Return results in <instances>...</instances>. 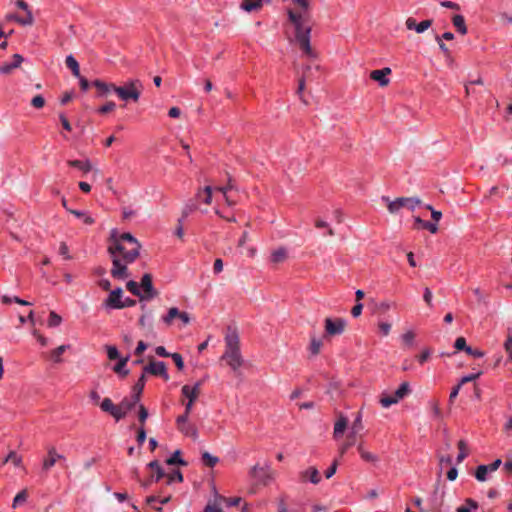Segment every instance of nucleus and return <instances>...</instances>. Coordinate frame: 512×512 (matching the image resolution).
Listing matches in <instances>:
<instances>
[{
  "label": "nucleus",
  "instance_id": "obj_1",
  "mask_svg": "<svg viewBox=\"0 0 512 512\" xmlns=\"http://www.w3.org/2000/svg\"><path fill=\"white\" fill-rule=\"evenodd\" d=\"M129 249L130 246L121 241H113L108 247L113 264L111 275L116 279H126L130 276L127 268L128 264L125 263V253Z\"/></svg>",
  "mask_w": 512,
  "mask_h": 512
},
{
  "label": "nucleus",
  "instance_id": "obj_2",
  "mask_svg": "<svg viewBox=\"0 0 512 512\" xmlns=\"http://www.w3.org/2000/svg\"><path fill=\"white\" fill-rule=\"evenodd\" d=\"M293 3L297 8L289 10L288 15L295 32H311L313 22L308 12L309 0H293Z\"/></svg>",
  "mask_w": 512,
  "mask_h": 512
},
{
  "label": "nucleus",
  "instance_id": "obj_3",
  "mask_svg": "<svg viewBox=\"0 0 512 512\" xmlns=\"http://www.w3.org/2000/svg\"><path fill=\"white\" fill-rule=\"evenodd\" d=\"M233 371H237L243 364L240 353L239 337L235 330H229L225 337V351L221 357Z\"/></svg>",
  "mask_w": 512,
  "mask_h": 512
},
{
  "label": "nucleus",
  "instance_id": "obj_4",
  "mask_svg": "<svg viewBox=\"0 0 512 512\" xmlns=\"http://www.w3.org/2000/svg\"><path fill=\"white\" fill-rule=\"evenodd\" d=\"M142 91L143 84L139 79H130L115 89V93L121 100L133 102H138Z\"/></svg>",
  "mask_w": 512,
  "mask_h": 512
},
{
  "label": "nucleus",
  "instance_id": "obj_5",
  "mask_svg": "<svg viewBox=\"0 0 512 512\" xmlns=\"http://www.w3.org/2000/svg\"><path fill=\"white\" fill-rule=\"evenodd\" d=\"M111 242L113 241H121L130 246V249L125 253V263L131 264L136 258L139 256V250L141 248L138 240L130 233H123L119 237H116L114 234L111 236Z\"/></svg>",
  "mask_w": 512,
  "mask_h": 512
},
{
  "label": "nucleus",
  "instance_id": "obj_6",
  "mask_svg": "<svg viewBox=\"0 0 512 512\" xmlns=\"http://www.w3.org/2000/svg\"><path fill=\"white\" fill-rule=\"evenodd\" d=\"M382 200L387 203L388 211L391 214L397 213L401 208L414 210L417 206L421 205V200L417 197H400L391 201L389 197L383 196Z\"/></svg>",
  "mask_w": 512,
  "mask_h": 512
},
{
  "label": "nucleus",
  "instance_id": "obj_7",
  "mask_svg": "<svg viewBox=\"0 0 512 512\" xmlns=\"http://www.w3.org/2000/svg\"><path fill=\"white\" fill-rule=\"evenodd\" d=\"M289 42L298 46L306 57L310 59H316L318 57V52L314 46L311 45L309 34H293L292 37H289Z\"/></svg>",
  "mask_w": 512,
  "mask_h": 512
},
{
  "label": "nucleus",
  "instance_id": "obj_8",
  "mask_svg": "<svg viewBox=\"0 0 512 512\" xmlns=\"http://www.w3.org/2000/svg\"><path fill=\"white\" fill-rule=\"evenodd\" d=\"M15 6L23 10L26 13L25 16L9 15L7 16V21L14 20L22 26L31 25L34 19L31 11L29 10L28 4L24 0H16Z\"/></svg>",
  "mask_w": 512,
  "mask_h": 512
},
{
  "label": "nucleus",
  "instance_id": "obj_9",
  "mask_svg": "<svg viewBox=\"0 0 512 512\" xmlns=\"http://www.w3.org/2000/svg\"><path fill=\"white\" fill-rule=\"evenodd\" d=\"M146 373L162 377L165 381L169 380L166 364L161 361H155L152 357L150 358L149 364L143 368L142 374L146 376Z\"/></svg>",
  "mask_w": 512,
  "mask_h": 512
},
{
  "label": "nucleus",
  "instance_id": "obj_10",
  "mask_svg": "<svg viewBox=\"0 0 512 512\" xmlns=\"http://www.w3.org/2000/svg\"><path fill=\"white\" fill-rule=\"evenodd\" d=\"M346 328V321L342 318L325 319V336L341 335Z\"/></svg>",
  "mask_w": 512,
  "mask_h": 512
},
{
  "label": "nucleus",
  "instance_id": "obj_11",
  "mask_svg": "<svg viewBox=\"0 0 512 512\" xmlns=\"http://www.w3.org/2000/svg\"><path fill=\"white\" fill-rule=\"evenodd\" d=\"M64 455L59 454L54 446L47 449V455L42 462V471L48 472L58 461H65Z\"/></svg>",
  "mask_w": 512,
  "mask_h": 512
},
{
  "label": "nucleus",
  "instance_id": "obj_12",
  "mask_svg": "<svg viewBox=\"0 0 512 512\" xmlns=\"http://www.w3.org/2000/svg\"><path fill=\"white\" fill-rule=\"evenodd\" d=\"M200 383H196L193 387L189 385H184L181 389L182 394L188 399V402L185 405L187 412L192 411L193 403L198 398L200 394Z\"/></svg>",
  "mask_w": 512,
  "mask_h": 512
},
{
  "label": "nucleus",
  "instance_id": "obj_13",
  "mask_svg": "<svg viewBox=\"0 0 512 512\" xmlns=\"http://www.w3.org/2000/svg\"><path fill=\"white\" fill-rule=\"evenodd\" d=\"M140 286L143 289L141 301L150 300L158 295V292L153 287L151 274L143 275Z\"/></svg>",
  "mask_w": 512,
  "mask_h": 512
},
{
  "label": "nucleus",
  "instance_id": "obj_14",
  "mask_svg": "<svg viewBox=\"0 0 512 512\" xmlns=\"http://www.w3.org/2000/svg\"><path fill=\"white\" fill-rule=\"evenodd\" d=\"M148 468L154 471L151 473V477L145 481H140L142 487L147 488L153 481L158 482L165 476V472L159 464L158 460H153L147 465Z\"/></svg>",
  "mask_w": 512,
  "mask_h": 512
},
{
  "label": "nucleus",
  "instance_id": "obj_15",
  "mask_svg": "<svg viewBox=\"0 0 512 512\" xmlns=\"http://www.w3.org/2000/svg\"><path fill=\"white\" fill-rule=\"evenodd\" d=\"M122 296L123 290L121 288H116L110 292L108 298L104 302V305L111 309H123Z\"/></svg>",
  "mask_w": 512,
  "mask_h": 512
},
{
  "label": "nucleus",
  "instance_id": "obj_16",
  "mask_svg": "<svg viewBox=\"0 0 512 512\" xmlns=\"http://www.w3.org/2000/svg\"><path fill=\"white\" fill-rule=\"evenodd\" d=\"M137 403L134 402L132 399L129 400L127 398H124L119 405H116V412L114 415V418L116 421H119L120 419L124 418L126 414L131 411L134 406Z\"/></svg>",
  "mask_w": 512,
  "mask_h": 512
},
{
  "label": "nucleus",
  "instance_id": "obj_17",
  "mask_svg": "<svg viewBox=\"0 0 512 512\" xmlns=\"http://www.w3.org/2000/svg\"><path fill=\"white\" fill-rule=\"evenodd\" d=\"M299 479L301 482L310 481L313 484H318L321 481V476L316 467H309L299 473Z\"/></svg>",
  "mask_w": 512,
  "mask_h": 512
},
{
  "label": "nucleus",
  "instance_id": "obj_18",
  "mask_svg": "<svg viewBox=\"0 0 512 512\" xmlns=\"http://www.w3.org/2000/svg\"><path fill=\"white\" fill-rule=\"evenodd\" d=\"M390 73V68L373 70L370 73V78L373 79L374 81H377L381 86H386L389 83L387 75H389Z\"/></svg>",
  "mask_w": 512,
  "mask_h": 512
},
{
  "label": "nucleus",
  "instance_id": "obj_19",
  "mask_svg": "<svg viewBox=\"0 0 512 512\" xmlns=\"http://www.w3.org/2000/svg\"><path fill=\"white\" fill-rule=\"evenodd\" d=\"M23 62V57L19 54L13 55V61L11 63H4L0 66V72L2 74H10L14 69L18 68Z\"/></svg>",
  "mask_w": 512,
  "mask_h": 512
},
{
  "label": "nucleus",
  "instance_id": "obj_20",
  "mask_svg": "<svg viewBox=\"0 0 512 512\" xmlns=\"http://www.w3.org/2000/svg\"><path fill=\"white\" fill-rule=\"evenodd\" d=\"M93 85L95 86V88L98 90L99 92V96H107L110 92H114L115 93V89H117V86L113 83H105L103 81H100V80H95L93 82Z\"/></svg>",
  "mask_w": 512,
  "mask_h": 512
},
{
  "label": "nucleus",
  "instance_id": "obj_21",
  "mask_svg": "<svg viewBox=\"0 0 512 512\" xmlns=\"http://www.w3.org/2000/svg\"><path fill=\"white\" fill-rule=\"evenodd\" d=\"M145 383H146V376L144 374H142L140 376V378L138 379V381L136 382V384L133 386L132 400L134 402H136V403L139 402L140 396H141L144 386H145Z\"/></svg>",
  "mask_w": 512,
  "mask_h": 512
},
{
  "label": "nucleus",
  "instance_id": "obj_22",
  "mask_svg": "<svg viewBox=\"0 0 512 512\" xmlns=\"http://www.w3.org/2000/svg\"><path fill=\"white\" fill-rule=\"evenodd\" d=\"M262 3V0H242L240 8L247 12H253L259 10Z\"/></svg>",
  "mask_w": 512,
  "mask_h": 512
},
{
  "label": "nucleus",
  "instance_id": "obj_23",
  "mask_svg": "<svg viewBox=\"0 0 512 512\" xmlns=\"http://www.w3.org/2000/svg\"><path fill=\"white\" fill-rule=\"evenodd\" d=\"M288 257L287 249L284 247H279L274 250L271 254V262L274 264H279L284 262Z\"/></svg>",
  "mask_w": 512,
  "mask_h": 512
},
{
  "label": "nucleus",
  "instance_id": "obj_24",
  "mask_svg": "<svg viewBox=\"0 0 512 512\" xmlns=\"http://www.w3.org/2000/svg\"><path fill=\"white\" fill-rule=\"evenodd\" d=\"M454 39V34H436L435 41L438 43L439 48L446 54H449V49L447 48L444 41H452Z\"/></svg>",
  "mask_w": 512,
  "mask_h": 512
},
{
  "label": "nucleus",
  "instance_id": "obj_25",
  "mask_svg": "<svg viewBox=\"0 0 512 512\" xmlns=\"http://www.w3.org/2000/svg\"><path fill=\"white\" fill-rule=\"evenodd\" d=\"M347 424H348V421H347L346 417L341 416L338 419V421L335 423L334 432H333L335 438H338L339 436H341L344 433V431L347 427Z\"/></svg>",
  "mask_w": 512,
  "mask_h": 512
},
{
  "label": "nucleus",
  "instance_id": "obj_26",
  "mask_svg": "<svg viewBox=\"0 0 512 512\" xmlns=\"http://www.w3.org/2000/svg\"><path fill=\"white\" fill-rule=\"evenodd\" d=\"M177 428L180 432H182L186 436H190L193 439H197V437H198L197 428L192 424L186 423L184 425L178 426Z\"/></svg>",
  "mask_w": 512,
  "mask_h": 512
},
{
  "label": "nucleus",
  "instance_id": "obj_27",
  "mask_svg": "<svg viewBox=\"0 0 512 512\" xmlns=\"http://www.w3.org/2000/svg\"><path fill=\"white\" fill-rule=\"evenodd\" d=\"M65 64L72 71V74L75 77H80L79 64L72 55L66 57Z\"/></svg>",
  "mask_w": 512,
  "mask_h": 512
},
{
  "label": "nucleus",
  "instance_id": "obj_28",
  "mask_svg": "<svg viewBox=\"0 0 512 512\" xmlns=\"http://www.w3.org/2000/svg\"><path fill=\"white\" fill-rule=\"evenodd\" d=\"M67 163L69 166L78 168L82 170L84 173H88L92 169V166L89 161L82 162L80 160H69Z\"/></svg>",
  "mask_w": 512,
  "mask_h": 512
},
{
  "label": "nucleus",
  "instance_id": "obj_29",
  "mask_svg": "<svg viewBox=\"0 0 512 512\" xmlns=\"http://www.w3.org/2000/svg\"><path fill=\"white\" fill-rule=\"evenodd\" d=\"M100 408L102 411L107 412L114 417L116 412V405L113 404L110 398H104L100 404Z\"/></svg>",
  "mask_w": 512,
  "mask_h": 512
},
{
  "label": "nucleus",
  "instance_id": "obj_30",
  "mask_svg": "<svg viewBox=\"0 0 512 512\" xmlns=\"http://www.w3.org/2000/svg\"><path fill=\"white\" fill-rule=\"evenodd\" d=\"M476 509H478V503L471 498H467L465 499V505L458 507L456 512H471V510Z\"/></svg>",
  "mask_w": 512,
  "mask_h": 512
},
{
  "label": "nucleus",
  "instance_id": "obj_31",
  "mask_svg": "<svg viewBox=\"0 0 512 512\" xmlns=\"http://www.w3.org/2000/svg\"><path fill=\"white\" fill-rule=\"evenodd\" d=\"M128 359V357L121 358L119 362L114 366V372L119 375H122L123 377L127 376L129 374V371L125 370L124 367L126 366Z\"/></svg>",
  "mask_w": 512,
  "mask_h": 512
},
{
  "label": "nucleus",
  "instance_id": "obj_32",
  "mask_svg": "<svg viewBox=\"0 0 512 512\" xmlns=\"http://www.w3.org/2000/svg\"><path fill=\"white\" fill-rule=\"evenodd\" d=\"M166 463H167L168 465H176V464H178V465H182V466H186V465H187V462H186V461H184V460L181 458V452H180V450H176V451L173 453V455H172L170 458H168V459L166 460Z\"/></svg>",
  "mask_w": 512,
  "mask_h": 512
},
{
  "label": "nucleus",
  "instance_id": "obj_33",
  "mask_svg": "<svg viewBox=\"0 0 512 512\" xmlns=\"http://www.w3.org/2000/svg\"><path fill=\"white\" fill-rule=\"evenodd\" d=\"M358 452H359L361 458L367 462H377L378 461L377 456L366 451L362 444L358 445Z\"/></svg>",
  "mask_w": 512,
  "mask_h": 512
},
{
  "label": "nucleus",
  "instance_id": "obj_34",
  "mask_svg": "<svg viewBox=\"0 0 512 512\" xmlns=\"http://www.w3.org/2000/svg\"><path fill=\"white\" fill-rule=\"evenodd\" d=\"M28 498V492L26 489H23L22 491H20L15 497H14V500H13V503H12V507L14 509H16L18 506L22 505L23 503L26 502Z\"/></svg>",
  "mask_w": 512,
  "mask_h": 512
},
{
  "label": "nucleus",
  "instance_id": "obj_35",
  "mask_svg": "<svg viewBox=\"0 0 512 512\" xmlns=\"http://www.w3.org/2000/svg\"><path fill=\"white\" fill-rule=\"evenodd\" d=\"M69 348V345H61L57 347L56 349L52 350L50 353L51 359L59 363L61 362V355Z\"/></svg>",
  "mask_w": 512,
  "mask_h": 512
},
{
  "label": "nucleus",
  "instance_id": "obj_36",
  "mask_svg": "<svg viewBox=\"0 0 512 512\" xmlns=\"http://www.w3.org/2000/svg\"><path fill=\"white\" fill-rule=\"evenodd\" d=\"M458 449H459V454L457 456L456 461H457V464H460L468 456L467 445H466V442L464 440H460L458 442Z\"/></svg>",
  "mask_w": 512,
  "mask_h": 512
},
{
  "label": "nucleus",
  "instance_id": "obj_37",
  "mask_svg": "<svg viewBox=\"0 0 512 512\" xmlns=\"http://www.w3.org/2000/svg\"><path fill=\"white\" fill-rule=\"evenodd\" d=\"M363 429L362 423V413L361 411L357 412L354 422L351 427V433L357 435Z\"/></svg>",
  "mask_w": 512,
  "mask_h": 512
},
{
  "label": "nucleus",
  "instance_id": "obj_38",
  "mask_svg": "<svg viewBox=\"0 0 512 512\" xmlns=\"http://www.w3.org/2000/svg\"><path fill=\"white\" fill-rule=\"evenodd\" d=\"M258 472L262 473L267 480H271L273 478L272 472L268 468L266 469L264 467H260L259 465H255L251 469V474L256 477L258 476Z\"/></svg>",
  "mask_w": 512,
  "mask_h": 512
},
{
  "label": "nucleus",
  "instance_id": "obj_39",
  "mask_svg": "<svg viewBox=\"0 0 512 512\" xmlns=\"http://www.w3.org/2000/svg\"><path fill=\"white\" fill-rule=\"evenodd\" d=\"M310 71H311V66L307 65L303 72L302 78L299 79V85H298V91H297L298 95L302 94V92L305 88V81L307 79H310Z\"/></svg>",
  "mask_w": 512,
  "mask_h": 512
},
{
  "label": "nucleus",
  "instance_id": "obj_40",
  "mask_svg": "<svg viewBox=\"0 0 512 512\" xmlns=\"http://www.w3.org/2000/svg\"><path fill=\"white\" fill-rule=\"evenodd\" d=\"M453 25L456 27L458 32H467L464 17L461 15H455L452 18Z\"/></svg>",
  "mask_w": 512,
  "mask_h": 512
},
{
  "label": "nucleus",
  "instance_id": "obj_41",
  "mask_svg": "<svg viewBox=\"0 0 512 512\" xmlns=\"http://www.w3.org/2000/svg\"><path fill=\"white\" fill-rule=\"evenodd\" d=\"M355 434H352L350 433L348 436H347V439L346 441L343 443V445L340 447V455H344L346 453V451L352 447L353 445H355L356 443V438H355Z\"/></svg>",
  "mask_w": 512,
  "mask_h": 512
},
{
  "label": "nucleus",
  "instance_id": "obj_42",
  "mask_svg": "<svg viewBox=\"0 0 512 512\" xmlns=\"http://www.w3.org/2000/svg\"><path fill=\"white\" fill-rule=\"evenodd\" d=\"M415 222L423 229L429 230L431 233H436L438 230L437 224L422 220L420 217H415Z\"/></svg>",
  "mask_w": 512,
  "mask_h": 512
},
{
  "label": "nucleus",
  "instance_id": "obj_43",
  "mask_svg": "<svg viewBox=\"0 0 512 512\" xmlns=\"http://www.w3.org/2000/svg\"><path fill=\"white\" fill-rule=\"evenodd\" d=\"M410 392V389H409V384L408 382H403L399 388L395 391L394 395L395 397L400 401L401 399H403L405 396L408 395V393Z\"/></svg>",
  "mask_w": 512,
  "mask_h": 512
},
{
  "label": "nucleus",
  "instance_id": "obj_44",
  "mask_svg": "<svg viewBox=\"0 0 512 512\" xmlns=\"http://www.w3.org/2000/svg\"><path fill=\"white\" fill-rule=\"evenodd\" d=\"M490 472L486 465H479L475 471V478L480 481L484 482L487 480V474Z\"/></svg>",
  "mask_w": 512,
  "mask_h": 512
},
{
  "label": "nucleus",
  "instance_id": "obj_45",
  "mask_svg": "<svg viewBox=\"0 0 512 512\" xmlns=\"http://www.w3.org/2000/svg\"><path fill=\"white\" fill-rule=\"evenodd\" d=\"M321 347H322V342L319 339H317L315 336H312L311 341H310V346H309V350H310L311 354L312 355L319 354Z\"/></svg>",
  "mask_w": 512,
  "mask_h": 512
},
{
  "label": "nucleus",
  "instance_id": "obj_46",
  "mask_svg": "<svg viewBox=\"0 0 512 512\" xmlns=\"http://www.w3.org/2000/svg\"><path fill=\"white\" fill-rule=\"evenodd\" d=\"M164 477L167 478V484H171L175 481H177V482L183 481V475L180 472V470H174L173 472L168 473V474L165 473Z\"/></svg>",
  "mask_w": 512,
  "mask_h": 512
},
{
  "label": "nucleus",
  "instance_id": "obj_47",
  "mask_svg": "<svg viewBox=\"0 0 512 512\" xmlns=\"http://www.w3.org/2000/svg\"><path fill=\"white\" fill-rule=\"evenodd\" d=\"M399 400L395 397V395H383L381 398H380V404L384 407V408H388L390 407L391 405L393 404H396L398 403Z\"/></svg>",
  "mask_w": 512,
  "mask_h": 512
},
{
  "label": "nucleus",
  "instance_id": "obj_48",
  "mask_svg": "<svg viewBox=\"0 0 512 512\" xmlns=\"http://www.w3.org/2000/svg\"><path fill=\"white\" fill-rule=\"evenodd\" d=\"M179 315H180V311L178 310V308L172 307L168 310L167 315L163 317V321L167 325H170L172 323L173 319L178 318Z\"/></svg>",
  "mask_w": 512,
  "mask_h": 512
},
{
  "label": "nucleus",
  "instance_id": "obj_49",
  "mask_svg": "<svg viewBox=\"0 0 512 512\" xmlns=\"http://www.w3.org/2000/svg\"><path fill=\"white\" fill-rule=\"evenodd\" d=\"M202 461L206 466L214 467L218 463L219 459L208 452H204L202 454Z\"/></svg>",
  "mask_w": 512,
  "mask_h": 512
},
{
  "label": "nucleus",
  "instance_id": "obj_50",
  "mask_svg": "<svg viewBox=\"0 0 512 512\" xmlns=\"http://www.w3.org/2000/svg\"><path fill=\"white\" fill-rule=\"evenodd\" d=\"M126 288L133 295L138 296L141 299L142 292H141L140 287L137 282H135L133 280L128 281L126 284Z\"/></svg>",
  "mask_w": 512,
  "mask_h": 512
},
{
  "label": "nucleus",
  "instance_id": "obj_51",
  "mask_svg": "<svg viewBox=\"0 0 512 512\" xmlns=\"http://www.w3.org/2000/svg\"><path fill=\"white\" fill-rule=\"evenodd\" d=\"M62 318L56 312L51 311L48 318V326L49 327H57L61 324Z\"/></svg>",
  "mask_w": 512,
  "mask_h": 512
},
{
  "label": "nucleus",
  "instance_id": "obj_52",
  "mask_svg": "<svg viewBox=\"0 0 512 512\" xmlns=\"http://www.w3.org/2000/svg\"><path fill=\"white\" fill-rule=\"evenodd\" d=\"M69 212L78 218H82L83 222L87 225H92L94 223V219L91 216L86 215L84 212L78 210H69Z\"/></svg>",
  "mask_w": 512,
  "mask_h": 512
},
{
  "label": "nucleus",
  "instance_id": "obj_53",
  "mask_svg": "<svg viewBox=\"0 0 512 512\" xmlns=\"http://www.w3.org/2000/svg\"><path fill=\"white\" fill-rule=\"evenodd\" d=\"M9 461H11L15 466H19L22 462V458L18 456L14 451H11L3 460L2 464H6Z\"/></svg>",
  "mask_w": 512,
  "mask_h": 512
},
{
  "label": "nucleus",
  "instance_id": "obj_54",
  "mask_svg": "<svg viewBox=\"0 0 512 512\" xmlns=\"http://www.w3.org/2000/svg\"><path fill=\"white\" fill-rule=\"evenodd\" d=\"M31 105L36 109H41L45 105V99L42 95H36L32 98Z\"/></svg>",
  "mask_w": 512,
  "mask_h": 512
},
{
  "label": "nucleus",
  "instance_id": "obj_55",
  "mask_svg": "<svg viewBox=\"0 0 512 512\" xmlns=\"http://www.w3.org/2000/svg\"><path fill=\"white\" fill-rule=\"evenodd\" d=\"M115 107H116V104L113 101H109L105 105L101 106L98 109V112L101 114H106L108 112L113 111L115 109Z\"/></svg>",
  "mask_w": 512,
  "mask_h": 512
},
{
  "label": "nucleus",
  "instance_id": "obj_56",
  "mask_svg": "<svg viewBox=\"0 0 512 512\" xmlns=\"http://www.w3.org/2000/svg\"><path fill=\"white\" fill-rule=\"evenodd\" d=\"M170 357L172 358V360L174 361L175 365L179 370H182L184 368L183 358L179 353H172Z\"/></svg>",
  "mask_w": 512,
  "mask_h": 512
},
{
  "label": "nucleus",
  "instance_id": "obj_57",
  "mask_svg": "<svg viewBox=\"0 0 512 512\" xmlns=\"http://www.w3.org/2000/svg\"><path fill=\"white\" fill-rule=\"evenodd\" d=\"M378 329L383 336H387L390 333L391 324L387 322H379Z\"/></svg>",
  "mask_w": 512,
  "mask_h": 512
},
{
  "label": "nucleus",
  "instance_id": "obj_58",
  "mask_svg": "<svg viewBox=\"0 0 512 512\" xmlns=\"http://www.w3.org/2000/svg\"><path fill=\"white\" fill-rule=\"evenodd\" d=\"M454 347L457 350H464V351H466L469 346L466 344V339L464 337H458L455 340Z\"/></svg>",
  "mask_w": 512,
  "mask_h": 512
},
{
  "label": "nucleus",
  "instance_id": "obj_59",
  "mask_svg": "<svg viewBox=\"0 0 512 512\" xmlns=\"http://www.w3.org/2000/svg\"><path fill=\"white\" fill-rule=\"evenodd\" d=\"M107 356L110 360L119 358V352L115 346H107Z\"/></svg>",
  "mask_w": 512,
  "mask_h": 512
},
{
  "label": "nucleus",
  "instance_id": "obj_60",
  "mask_svg": "<svg viewBox=\"0 0 512 512\" xmlns=\"http://www.w3.org/2000/svg\"><path fill=\"white\" fill-rule=\"evenodd\" d=\"M415 338V334L412 331H408L402 335V340L406 345H412Z\"/></svg>",
  "mask_w": 512,
  "mask_h": 512
},
{
  "label": "nucleus",
  "instance_id": "obj_61",
  "mask_svg": "<svg viewBox=\"0 0 512 512\" xmlns=\"http://www.w3.org/2000/svg\"><path fill=\"white\" fill-rule=\"evenodd\" d=\"M147 417H148L147 409L145 408V406L140 405L139 406L138 418H139V421L141 422L142 425L145 423Z\"/></svg>",
  "mask_w": 512,
  "mask_h": 512
},
{
  "label": "nucleus",
  "instance_id": "obj_62",
  "mask_svg": "<svg viewBox=\"0 0 512 512\" xmlns=\"http://www.w3.org/2000/svg\"><path fill=\"white\" fill-rule=\"evenodd\" d=\"M59 253L65 258V259H71V256L69 254V248L65 242H61L59 246Z\"/></svg>",
  "mask_w": 512,
  "mask_h": 512
},
{
  "label": "nucleus",
  "instance_id": "obj_63",
  "mask_svg": "<svg viewBox=\"0 0 512 512\" xmlns=\"http://www.w3.org/2000/svg\"><path fill=\"white\" fill-rule=\"evenodd\" d=\"M337 466H338V460H334L332 465L325 472V477L327 479L331 478L336 473Z\"/></svg>",
  "mask_w": 512,
  "mask_h": 512
},
{
  "label": "nucleus",
  "instance_id": "obj_64",
  "mask_svg": "<svg viewBox=\"0 0 512 512\" xmlns=\"http://www.w3.org/2000/svg\"><path fill=\"white\" fill-rule=\"evenodd\" d=\"M504 348L506 350V352L508 353L509 357L511 358L512 360V336H508L505 343H504Z\"/></svg>",
  "mask_w": 512,
  "mask_h": 512
}]
</instances>
